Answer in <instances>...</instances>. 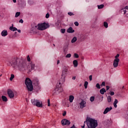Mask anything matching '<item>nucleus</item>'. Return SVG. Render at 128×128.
Returning <instances> with one entry per match:
<instances>
[{"mask_svg":"<svg viewBox=\"0 0 128 128\" xmlns=\"http://www.w3.org/2000/svg\"><path fill=\"white\" fill-rule=\"evenodd\" d=\"M64 82L62 81V82H59L58 84H57L56 86V88L54 90V92L56 94H58L60 92H62V91L64 90L62 89V84H64Z\"/></svg>","mask_w":128,"mask_h":128,"instance_id":"39448f33","label":"nucleus"},{"mask_svg":"<svg viewBox=\"0 0 128 128\" xmlns=\"http://www.w3.org/2000/svg\"><path fill=\"white\" fill-rule=\"evenodd\" d=\"M104 28H108V22H105L104 23Z\"/></svg>","mask_w":128,"mask_h":128,"instance_id":"a878e982","label":"nucleus"},{"mask_svg":"<svg viewBox=\"0 0 128 128\" xmlns=\"http://www.w3.org/2000/svg\"><path fill=\"white\" fill-rule=\"evenodd\" d=\"M76 40H78L76 37L74 36L72 38V40H71V42H72V44H74V42H76Z\"/></svg>","mask_w":128,"mask_h":128,"instance_id":"4be33fe9","label":"nucleus"},{"mask_svg":"<svg viewBox=\"0 0 128 128\" xmlns=\"http://www.w3.org/2000/svg\"><path fill=\"white\" fill-rule=\"evenodd\" d=\"M61 124L63 126H70V122L66 119H63L61 121Z\"/></svg>","mask_w":128,"mask_h":128,"instance_id":"6e6552de","label":"nucleus"},{"mask_svg":"<svg viewBox=\"0 0 128 128\" xmlns=\"http://www.w3.org/2000/svg\"><path fill=\"white\" fill-rule=\"evenodd\" d=\"M100 92L101 94H104V92H106V90L104 88H102L101 90H100Z\"/></svg>","mask_w":128,"mask_h":128,"instance_id":"6ab92c4d","label":"nucleus"},{"mask_svg":"<svg viewBox=\"0 0 128 128\" xmlns=\"http://www.w3.org/2000/svg\"><path fill=\"white\" fill-rule=\"evenodd\" d=\"M14 2H16V0H12Z\"/></svg>","mask_w":128,"mask_h":128,"instance_id":"4d7b16f0","label":"nucleus"},{"mask_svg":"<svg viewBox=\"0 0 128 128\" xmlns=\"http://www.w3.org/2000/svg\"><path fill=\"white\" fill-rule=\"evenodd\" d=\"M89 80H92V76L90 75V76H89Z\"/></svg>","mask_w":128,"mask_h":128,"instance_id":"a19ab883","label":"nucleus"},{"mask_svg":"<svg viewBox=\"0 0 128 128\" xmlns=\"http://www.w3.org/2000/svg\"><path fill=\"white\" fill-rule=\"evenodd\" d=\"M72 80H76V76H73L72 77Z\"/></svg>","mask_w":128,"mask_h":128,"instance_id":"6e6d98bb","label":"nucleus"},{"mask_svg":"<svg viewBox=\"0 0 128 128\" xmlns=\"http://www.w3.org/2000/svg\"><path fill=\"white\" fill-rule=\"evenodd\" d=\"M2 76V74H0V76Z\"/></svg>","mask_w":128,"mask_h":128,"instance_id":"680f3d73","label":"nucleus"},{"mask_svg":"<svg viewBox=\"0 0 128 128\" xmlns=\"http://www.w3.org/2000/svg\"><path fill=\"white\" fill-rule=\"evenodd\" d=\"M14 74H12L10 78V80H14Z\"/></svg>","mask_w":128,"mask_h":128,"instance_id":"c756f323","label":"nucleus"},{"mask_svg":"<svg viewBox=\"0 0 128 128\" xmlns=\"http://www.w3.org/2000/svg\"><path fill=\"white\" fill-rule=\"evenodd\" d=\"M27 60L30 62L28 66H26L27 68L26 69L29 70L30 72H32V70H34V68L36 66V65L32 63V62H30V56H27ZM28 66H30V68H28Z\"/></svg>","mask_w":128,"mask_h":128,"instance_id":"0eeeda50","label":"nucleus"},{"mask_svg":"<svg viewBox=\"0 0 128 128\" xmlns=\"http://www.w3.org/2000/svg\"><path fill=\"white\" fill-rule=\"evenodd\" d=\"M2 98L3 100V102H8V98H6V96H2Z\"/></svg>","mask_w":128,"mask_h":128,"instance_id":"b1692460","label":"nucleus"},{"mask_svg":"<svg viewBox=\"0 0 128 128\" xmlns=\"http://www.w3.org/2000/svg\"><path fill=\"white\" fill-rule=\"evenodd\" d=\"M10 30H12V32H16V30H18V28L12 26L10 27Z\"/></svg>","mask_w":128,"mask_h":128,"instance_id":"412c9836","label":"nucleus"},{"mask_svg":"<svg viewBox=\"0 0 128 128\" xmlns=\"http://www.w3.org/2000/svg\"><path fill=\"white\" fill-rule=\"evenodd\" d=\"M118 58H120V54H117L116 56H115V60H120Z\"/></svg>","mask_w":128,"mask_h":128,"instance_id":"72a5a7b5","label":"nucleus"},{"mask_svg":"<svg viewBox=\"0 0 128 128\" xmlns=\"http://www.w3.org/2000/svg\"><path fill=\"white\" fill-rule=\"evenodd\" d=\"M7 64L10 66H12V68H18L20 70H26L27 68H30V66H26V64L24 59L18 58V57L12 58L7 62Z\"/></svg>","mask_w":128,"mask_h":128,"instance_id":"f257e3e1","label":"nucleus"},{"mask_svg":"<svg viewBox=\"0 0 128 128\" xmlns=\"http://www.w3.org/2000/svg\"><path fill=\"white\" fill-rule=\"evenodd\" d=\"M118 62H120V59H114L113 63L114 68H118Z\"/></svg>","mask_w":128,"mask_h":128,"instance_id":"9b49d317","label":"nucleus"},{"mask_svg":"<svg viewBox=\"0 0 128 128\" xmlns=\"http://www.w3.org/2000/svg\"><path fill=\"white\" fill-rule=\"evenodd\" d=\"M88 36L86 34H82L80 35V40L81 42H84L85 40H86Z\"/></svg>","mask_w":128,"mask_h":128,"instance_id":"f8f14e48","label":"nucleus"},{"mask_svg":"<svg viewBox=\"0 0 128 128\" xmlns=\"http://www.w3.org/2000/svg\"><path fill=\"white\" fill-rule=\"evenodd\" d=\"M122 89H124V86H123L122 87Z\"/></svg>","mask_w":128,"mask_h":128,"instance_id":"13d9d810","label":"nucleus"},{"mask_svg":"<svg viewBox=\"0 0 128 128\" xmlns=\"http://www.w3.org/2000/svg\"><path fill=\"white\" fill-rule=\"evenodd\" d=\"M112 110V107L110 106V108H106L104 112V114H106L108 112H110Z\"/></svg>","mask_w":128,"mask_h":128,"instance_id":"ddd939ff","label":"nucleus"},{"mask_svg":"<svg viewBox=\"0 0 128 128\" xmlns=\"http://www.w3.org/2000/svg\"><path fill=\"white\" fill-rule=\"evenodd\" d=\"M19 22H20V24H24V20H22V19H20L19 20Z\"/></svg>","mask_w":128,"mask_h":128,"instance_id":"a18cd8bd","label":"nucleus"},{"mask_svg":"<svg viewBox=\"0 0 128 128\" xmlns=\"http://www.w3.org/2000/svg\"><path fill=\"white\" fill-rule=\"evenodd\" d=\"M68 100H64V102H63L64 104V106H68V108L70 106V104H68Z\"/></svg>","mask_w":128,"mask_h":128,"instance_id":"aec40b11","label":"nucleus"},{"mask_svg":"<svg viewBox=\"0 0 128 128\" xmlns=\"http://www.w3.org/2000/svg\"><path fill=\"white\" fill-rule=\"evenodd\" d=\"M101 86H106V82H103L102 83V84Z\"/></svg>","mask_w":128,"mask_h":128,"instance_id":"de8ad7c7","label":"nucleus"},{"mask_svg":"<svg viewBox=\"0 0 128 128\" xmlns=\"http://www.w3.org/2000/svg\"><path fill=\"white\" fill-rule=\"evenodd\" d=\"M31 102L33 106H36L38 108H42V102L38 100H36L35 98L32 99L31 100Z\"/></svg>","mask_w":128,"mask_h":128,"instance_id":"423d86ee","label":"nucleus"},{"mask_svg":"<svg viewBox=\"0 0 128 128\" xmlns=\"http://www.w3.org/2000/svg\"><path fill=\"white\" fill-rule=\"evenodd\" d=\"M73 64L74 66V68H76L78 65V60H74L73 61Z\"/></svg>","mask_w":128,"mask_h":128,"instance_id":"a211bd4d","label":"nucleus"},{"mask_svg":"<svg viewBox=\"0 0 128 128\" xmlns=\"http://www.w3.org/2000/svg\"><path fill=\"white\" fill-rule=\"evenodd\" d=\"M90 100L92 102L94 100V96H92L90 98Z\"/></svg>","mask_w":128,"mask_h":128,"instance_id":"473e14b6","label":"nucleus"},{"mask_svg":"<svg viewBox=\"0 0 128 128\" xmlns=\"http://www.w3.org/2000/svg\"><path fill=\"white\" fill-rule=\"evenodd\" d=\"M43 128H46V127H43Z\"/></svg>","mask_w":128,"mask_h":128,"instance_id":"e2e57ef3","label":"nucleus"},{"mask_svg":"<svg viewBox=\"0 0 128 128\" xmlns=\"http://www.w3.org/2000/svg\"><path fill=\"white\" fill-rule=\"evenodd\" d=\"M86 104V101L82 100L81 102L80 103V108H84V106H84V104Z\"/></svg>","mask_w":128,"mask_h":128,"instance_id":"4468645a","label":"nucleus"},{"mask_svg":"<svg viewBox=\"0 0 128 128\" xmlns=\"http://www.w3.org/2000/svg\"><path fill=\"white\" fill-rule=\"evenodd\" d=\"M84 126H86V124H84H84L82 126V128H84Z\"/></svg>","mask_w":128,"mask_h":128,"instance_id":"3c124183","label":"nucleus"},{"mask_svg":"<svg viewBox=\"0 0 128 128\" xmlns=\"http://www.w3.org/2000/svg\"><path fill=\"white\" fill-rule=\"evenodd\" d=\"M74 96L72 95H70L69 96V102H74Z\"/></svg>","mask_w":128,"mask_h":128,"instance_id":"f3484780","label":"nucleus"},{"mask_svg":"<svg viewBox=\"0 0 128 128\" xmlns=\"http://www.w3.org/2000/svg\"><path fill=\"white\" fill-rule=\"evenodd\" d=\"M74 24L76 26H78V22H76Z\"/></svg>","mask_w":128,"mask_h":128,"instance_id":"79ce46f5","label":"nucleus"},{"mask_svg":"<svg viewBox=\"0 0 128 128\" xmlns=\"http://www.w3.org/2000/svg\"><path fill=\"white\" fill-rule=\"evenodd\" d=\"M118 100L115 99L114 104H118Z\"/></svg>","mask_w":128,"mask_h":128,"instance_id":"37998d69","label":"nucleus"},{"mask_svg":"<svg viewBox=\"0 0 128 128\" xmlns=\"http://www.w3.org/2000/svg\"><path fill=\"white\" fill-rule=\"evenodd\" d=\"M1 36H8V31L6 30H3L1 32Z\"/></svg>","mask_w":128,"mask_h":128,"instance_id":"2eb2a0df","label":"nucleus"},{"mask_svg":"<svg viewBox=\"0 0 128 128\" xmlns=\"http://www.w3.org/2000/svg\"><path fill=\"white\" fill-rule=\"evenodd\" d=\"M74 32V30H72V27H70L67 30V32H68L69 34H73Z\"/></svg>","mask_w":128,"mask_h":128,"instance_id":"dca6fc26","label":"nucleus"},{"mask_svg":"<svg viewBox=\"0 0 128 128\" xmlns=\"http://www.w3.org/2000/svg\"><path fill=\"white\" fill-rule=\"evenodd\" d=\"M14 36H16V32H14Z\"/></svg>","mask_w":128,"mask_h":128,"instance_id":"5fc2aeb1","label":"nucleus"},{"mask_svg":"<svg viewBox=\"0 0 128 128\" xmlns=\"http://www.w3.org/2000/svg\"><path fill=\"white\" fill-rule=\"evenodd\" d=\"M34 28L39 30H46L48 28H50V25L46 22H44L41 24H38V26H35Z\"/></svg>","mask_w":128,"mask_h":128,"instance_id":"7ed1b4c3","label":"nucleus"},{"mask_svg":"<svg viewBox=\"0 0 128 128\" xmlns=\"http://www.w3.org/2000/svg\"><path fill=\"white\" fill-rule=\"evenodd\" d=\"M126 10H128V6H126L124 8L122 9V10H123V12H124V14H126Z\"/></svg>","mask_w":128,"mask_h":128,"instance_id":"5701e85b","label":"nucleus"},{"mask_svg":"<svg viewBox=\"0 0 128 128\" xmlns=\"http://www.w3.org/2000/svg\"><path fill=\"white\" fill-rule=\"evenodd\" d=\"M18 30V32L20 33V32H21L20 30Z\"/></svg>","mask_w":128,"mask_h":128,"instance_id":"603ef678","label":"nucleus"},{"mask_svg":"<svg viewBox=\"0 0 128 128\" xmlns=\"http://www.w3.org/2000/svg\"><path fill=\"white\" fill-rule=\"evenodd\" d=\"M72 56V54H67L66 56V58H70Z\"/></svg>","mask_w":128,"mask_h":128,"instance_id":"4c0bfd02","label":"nucleus"},{"mask_svg":"<svg viewBox=\"0 0 128 128\" xmlns=\"http://www.w3.org/2000/svg\"><path fill=\"white\" fill-rule=\"evenodd\" d=\"M114 108H118V105H116V104H114Z\"/></svg>","mask_w":128,"mask_h":128,"instance_id":"8fccbe9b","label":"nucleus"},{"mask_svg":"<svg viewBox=\"0 0 128 128\" xmlns=\"http://www.w3.org/2000/svg\"><path fill=\"white\" fill-rule=\"evenodd\" d=\"M68 16H74V13L72 12H69L68 13Z\"/></svg>","mask_w":128,"mask_h":128,"instance_id":"c9c22d12","label":"nucleus"},{"mask_svg":"<svg viewBox=\"0 0 128 128\" xmlns=\"http://www.w3.org/2000/svg\"><path fill=\"white\" fill-rule=\"evenodd\" d=\"M20 16V12H16V13L15 18H18Z\"/></svg>","mask_w":128,"mask_h":128,"instance_id":"cd10ccee","label":"nucleus"},{"mask_svg":"<svg viewBox=\"0 0 128 128\" xmlns=\"http://www.w3.org/2000/svg\"><path fill=\"white\" fill-rule=\"evenodd\" d=\"M88 82L86 81L84 84V88L86 89L88 88Z\"/></svg>","mask_w":128,"mask_h":128,"instance_id":"bb28decb","label":"nucleus"},{"mask_svg":"<svg viewBox=\"0 0 128 128\" xmlns=\"http://www.w3.org/2000/svg\"><path fill=\"white\" fill-rule=\"evenodd\" d=\"M74 56L76 58H78L79 57L78 55L76 53L74 54Z\"/></svg>","mask_w":128,"mask_h":128,"instance_id":"f704fd0d","label":"nucleus"},{"mask_svg":"<svg viewBox=\"0 0 128 128\" xmlns=\"http://www.w3.org/2000/svg\"><path fill=\"white\" fill-rule=\"evenodd\" d=\"M107 100H108V102H112V96H108L107 97Z\"/></svg>","mask_w":128,"mask_h":128,"instance_id":"393cba45","label":"nucleus"},{"mask_svg":"<svg viewBox=\"0 0 128 128\" xmlns=\"http://www.w3.org/2000/svg\"><path fill=\"white\" fill-rule=\"evenodd\" d=\"M104 4H101V5H100V6H98V9H100V8H104Z\"/></svg>","mask_w":128,"mask_h":128,"instance_id":"7c9ffc66","label":"nucleus"},{"mask_svg":"<svg viewBox=\"0 0 128 128\" xmlns=\"http://www.w3.org/2000/svg\"><path fill=\"white\" fill-rule=\"evenodd\" d=\"M32 30H34V28H32Z\"/></svg>","mask_w":128,"mask_h":128,"instance_id":"052dcab7","label":"nucleus"},{"mask_svg":"<svg viewBox=\"0 0 128 128\" xmlns=\"http://www.w3.org/2000/svg\"><path fill=\"white\" fill-rule=\"evenodd\" d=\"M60 32L62 34H64L66 32V29H61Z\"/></svg>","mask_w":128,"mask_h":128,"instance_id":"e433bc0d","label":"nucleus"},{"mask_svg":"<svg viewBox=\"0 0 128 128\" xmlns=\"http://www.w3.org/2000/svg\"><path fill=\"white\" fill-rule=\"evenodd\" d=\"M46 18H50V14L48 13H47L46 15Z\"/></svg>","mask_w":128,"mask_h":128,"instance_id":"ea45409f","label":"nucleus"},{"mask_svg":"<svg viewBox=\"0 0 128 128\" xmlns=\"http://www.w3.org/2000/svg\"><path fill=\"white\" fill-rule=\"evenodd\" d=\"M66 112L64 111V113L62 114L63 116H66Z\"/></svg>","mask_w":128,"mask_h":128,"instance_id":"c03bdc74","label":"nucleus"},{"mask_svg":"<svg viewBox=\"0 0 128 128\" xmlns=\"http://www.w3.org/2000/svg\"><path fill=\"white\" fill-rule=\"evenodd\" d=\"M96 87L97 88L98 90L100 89V86L98 83L96 84Z\"/></svg>","mask_w":128,"mask_h":128,"instance_id":"2f4dec72","label":"nucleus"},{"mask_svg":"<svg viewBox=\"0 0 128 128\" xmlns=\"http://www.w3.org/2000/svg\"><path fill=\"white\" fill-rule=\"evenodd\" d=\"M84 124H86L88 128H96L98 126V120L90 118H87Z\"/></svg>","mask_w":128,"mask_h":128,"instance_id":"f03ea898","label":"nucleus"},{"mask_svg":"<svg viewBox=\"0 0 128 128\" xmlns=\"http://www.w3.org/2000/svg\"><path fill=\"white\" fill-rule=\"evenodd\" d=\"M68 72V67H65L64 70L62 71V76H63L62 81L64 82V78L66 77V72Z\"/></svg>","mask_w":128,"mask_h":128,"instance_id":"9d476101","label":"nucleus"},{"mask_svg":"<svg viewBox=\"0 0 128 128\" xmlns=\"http://www.w3.org/2000/svg\"><path fill=\"white\" fill-rule=\"evenodd\" d=\"M7 94H8L9 98H14V93L12 90L8 89V90Z\"/></svg>","mask_w":128,"mask_h":128,"instance_id":"1a4fd4ad","label":"nucleus"},{"mask_svg":"<svg viewBox=\"0 0 128 128\" xmlns=\"http://www.w3.org/2000/svg\"><path fill=\"white\" fill-rule=\"evenodd\" d=\"M54 46H56V45L54 44H53Z\"/></svg>","mask_w":128,"mask_h":128,"instance_id":"bf43d9fd","label":"nucleus"},{"mask_svg":"<svg viewBox=\"0 0 128 128\" xmlns=\"http://www.w3.org/2000/svg\"><path fill=\"white\" fill-rule=\"evenodd\" d=\"M32 82H34V84H36V82L37 84H38V80L36 78L32 80Z\"/></svg>","mask_w":128,"mask_h":128,"instance_id":"c85d7f7f","label":"nucleus"},{"mask_svg":"<svg viewBox=\"0 0 128 128\" xmlns=\"http://www.w3.org/2000/svg\"><path fill=\"white\" fill-rule=\"evenodd\" d=\"M60 64V60H58L57 61V64Z\"/></svg>","mask_w":128,"mask_h":128,"instance_id":"864d4df0","label":"nucleus"},{"mask_svg":"<svg viewBox=\"0 0 128 128\" xmlns=\"http://www.w3.org/2000/svg\"><path fill=\"white\" fill-rule=\"evenodd\" d=\"M106 90H110V86H106Z\"/></svg>","mask_w":128,"mask_h":128,"instance_id":"09e8293b","label":"nucleus"},{"mask_svg":"<svg viewBox=\"0 0 128 128\" xmlns=\"http://www.w3.org/2000/svg\"><path fill=\"white\" fill-rule=\"evenodd\" d=\"M25 84L27 86L28 90L30 92H32L34 87L32 86V80H30V78H26L25 80Z\"/></svg>","mask_w":128,"mask_h":128,"instance_id":"20e7f679","label":"nucleus"},{"mask_svg":"<svg viewBox=\"0 0 128 128\" xmlns=\"http://www.w3.org/2000/svg\"><path fill=\"white\" fill-rule=\"evenodd\" d=\"M48 106H50V99H48Z\"/></svg>","mask_w":128,"mask_h":128,"instance_id":"58836bf2","label":"nucleus"},{"mask_svg":"<svg viewBox=\"0 0 128 128\" xmlns=\"http://www.w3.org/2000/svg\"><path fill=\"white\" fill-rule=\"evenodd\" d=\"M110 96H114V92H110Z\"/></svg>","mask_w":128,"mask_h":128,"instance_id":"49530a36","label":"nucleus"}]
</instances>
